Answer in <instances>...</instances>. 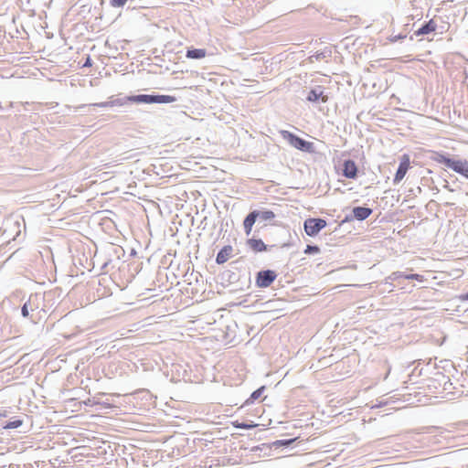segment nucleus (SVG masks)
I'll list each match as a JSON object with an SVG mask.
<instances>
[{"label": "nucleus", "mask_w": 468, "mask_h": 468, "mask_svg": "<svg viewBox=\"0 0 468 468\" xmlns=\"http://www.w3.org/2000/svg\"><path fill=\"white\" fill-rule=\"evenodd\" d=\"M436 27H437L436 23L432 19H431L430 21L425 22L423 25H421V27H420L414 32V35L415 36L427 35V34H430V33L435 31Z\"/></svg>", "instance_id": "nucleus-12"}, {"label": "nucleus", "mask_w": 468, "mask_h": 468, "mask_svg": "<svg viewBox=\"0 0 468 468\" xmlns=\"http://www.w3.org/2000/svg\"><path fill=\"white\" fill-rule=\"evenodd\" d=\"M434 160L468 179V160L452 159L443 154H437Z\"/></svg>", "instance_id": "nucleus-1"}, {"label": "nucleus", "mask_w": 468, "mask_h": 468, "mask_svg": "<svg viewBox=\"0 0 468 468\" xmlns=\"http://www.w3.org/2000/svg\"><path fill=\"white\" fill-rule=\"evenodd\" d=\"M86 106L108 108V107H112V100L109 98V101H107L90 103V104H81V105L78 106L76 109H82Z\"/></svg>", "instance_id": "nucleus-19"}, {"label": "nucleus", "mask_w": 468, "mask_h": 468, "mask_svg": "<svg viewBox=\"0 0 468 468\" xmlns=\"http://www.w3.org/2000/svg\"><path fill=\"white\" fill-rule=\"evenodd\" d=\"M207 55L205 48H188L186 53V57L191 59H201Z\"/></svg>", "instance_id": "nucleus-13"}, {"label": "nucleus", "mask_w": 468, "mask_h": 468, "mask_svg": "<svg viewBox=\"0 0 468 468\" xmlns=\"http://www.w3.org/2000/svg\"><path fill=\"white\" fill-rule=\"evenodd\" d=\"M325 227L326 221L323 218H310L303 222L304 231L310 237L316 236Z\"/></svg>", "instance_id": "nucleus-4"}, {"label": "nucleus", "mask_w": 468, "mask_h": 468, "mask_svg": "<svg viewBox=\"0 0 468 468\" xmlns=\"http://www.w3.org/2000/svg\"><path fill=\"white\" fill-rule=\"evenodd\" d=\"M257 219H258V214H256V212H254V210H253L246 216L243 223L250 225V226H253Z\"/></svg>", "instance_id": "nucleus-20"}, {"label": "nucleus", "mask_w": 468, "mask_h": 468, "mask_svg": "<svg viewBox=\"0 0 468 468\" xmlns=\"http://www.w3.org/2000/svg\"><path fill=\"white\" fill-rule=\"evenodd\" d=\"M277 274L272 270L260 271L256 275V285L260 288L269 287L276 279Z\"/></svg>", "instance_id": "nucleus-6"}, {"label": "nucleus", "mask_w": 468, "mask_h": 468, "mask_svg": "<svg viewBox=\"0 0 468 468\" xmlns=\"http://www.w3.org/2000/svg\"><path fill=\"white\" fill-rule=\"evenodd\" d=\"M280 134L290 145L302 152L308 154H314L315 152L314 144L312 142H308L286 130L280 131Z\"/></svg>", "instance_id": "nucleus-2"}, {"label": "nucleus", "mask_w": 468, "mask_h": 468, "mask_svg": "<svg viewBox=\"0 0 468 468\" xmlns=\"http://www.w3.org/2000/svg\"><path fill=\"white\" fill-rule=\"evenodd\" d=\"M258 214V219L268 221L275 218V214L271 210H254Z\"/></svg>", "instance_id": "nucleus-16"}, {"label": "nucleus", "mask_w": 468, "mask_h": 468, "mask_svg": "<svg viewBox=\"0 0 468 468\" xmlns=\"http://www.w3.org/2000/svg\"><path fill=\"white\" fill-rule=\"evenodd\" d=\"M29 309L31 311L34 310L33 307L31 306L30 299L27 302H26L21 308V314L23 317H27L29 315Z\"/></svg>", "instance_id": "nucleus-23"}, {"label": "nucleus", "mask_w": 468, "mask_h": 468, "mask_svg": "<svg viewBox=\"0 0 468 468\" xmlns=\"http://www.w3.org/2000/svg\"><path fill=\"white\" fill-rule=\"evenodd\" d=\"M86 405H95L92 401V399H89L86 402H85Z\"/></svg>", "instance_id": "nucleus-32"}, {"label": "nucleus", "mask_w": 468, "mask_h": 468, "mask_svg": "<svg viewBox=\"0 0 468 468\" xmlns=\"http://www.w3.org/2000/svg\"><path fill=\"white\" fill-rule=\"evenodd\" d=\"M243 227H244L245 233L247 235H250L253 226H250V225L243 223Z\"/></svg>", "instance_id": "nucleus-29"}, {"label": "nucleus", "mask_w": 468, "mask_h": 468, "mask_svg": "<svg viewBox=\"0 0 468 468\" xmlns=\"http://www.w3.org/2000/svg\"><path fill=\"white\" fill-rule=\"evenodd\" d=\"M92 401L94 404H99V405H101L103 406L104 408H112V404L108 401H101L97 397H93L92 398Z\"/></svg>", "instance_id": "nucleus-26"}, {"label": "nucleus", "mask_w": 468, "mask_h": 468, "mask_svg": "<svg viewBox=\"0 0 468 468\" xmlns=\"http://www.w3.org/2000/svg\"><path fill=\"white\" fill-rule=\"evenodd\" d=\"M295 441H296V438L278 440L273 442V446H275L276 448L282 447V446L287 447V446H290L292 443H293Z\"/></svg>", "instance_id": "nucleus-21"}, {"label": "nucleus", "mask_w": 468, "mask_h": 468, "mask_svg": "<svg viewBox=\"0 0 468 468\" xmlns=\"http://www.w3.org/2000/svg\"><path fill=\"white\" fill-rule=\"evenodd\" d=\"M112 100V107L113 106H124L131 102L132 95L130 96H123V97H117L114 98L113 96L110 97Z\"/></svg>", "instance_id": "nucleus-15"}, {"label": "nucleus", "mask_w": 468, "mask_h": 468, "mask_svg": "<svg viewBox=\"0 0 468 468\" xmlns=\"http://www.w3.org/2000/svg\"><path fill=\"white\" fill-rule=\"evenodd\" d=\"M330 56H331V51L330 50H324V51H322V52H317L314 55L311 56L310 57V60H311V62L320 61L322 59L329 58Z\"/></svg>", "instance_id": "nucleus-18"}, {"label": "nucleus", "mask_w": 468, "mask_h": 468, "mask_svg": "<svg viewBox=\"0 0 468 468\" xmlns=\"http://www.w3.org/2000/svg\"><path fill=\"white\" fill-rule=\"evenodd\" d=\"M389 372H390V368H388V373L386 374V376L384 378L385 379L388 378V375Z\"/></svg>", "instance_id": "nucleus-33"}, {"label": "nucleus", "mask_w": 468, "mask_h": 468, "mask_svg": "<svg viewBox=\"0 0 468 468\" xmlns=\"http://www.w3.org/2000/svg\"><path fill=\"white\" fill-rule=\"evenodd\" d=\"M373 213V209L366 207H355L352 209L351 214L346 215L342 223L350 222L354 219L363 221L367 219Z\"/></svg>", "instance_id": "nucleus-5"}, {"label": "nucleus", "mask_w": 468, "mask_h": 468, "mask_svg": "<svg viewBox=\"0 0 468 468\" xmlns=\"http://www.w3.org/2000/svg\"><path fill=\"white\" fill-rule=\"evenodd\" d=\"M410 168V159L408 156H404V159L400 161L397 172L395 174L393 182L394 184L399 183L405 176L406 173Z\"/></svg>", "instance_id": "nucleus-9"}, {"label": "nucleus", "mask_w": 468, "mask_h": 468, "mask_svg": "<svg viewBox=\"0 0 468 468\" xmlns=\"http://www.w3.org/2000/svg\"><path fill=\"white\" fill-rule=\"evenodd\" d=\"M303 252L305 254H317L320 252V248L317 245H307Z\"/></svg>", "instance_id": "nucleus-24"}, {"label": "nucleus", "mask_w": 468, "mask_h": 468, "mask_svg": "<svg viewBox=\"0 0 468 468\" xmlns=\"http://www.w3.org/2000/svg\"><path fill=\"white\" fill-rule=\"evenodd\" d=\"M233 248L230 245L224 246L217 254L216 262L219 265L225 263L232 257Z\"/></svg>", "instance_id": "nucleus-10"}, {"label": "nucleus", "mask_w": 468, "mask_h": 468, "mask_svg": "<svg viewBox=\"0 0 468 468\" xmlns=\"http://www.w3.org/2000/svg\"><path fill=\"white\" fill-rule=\"evenodd\" d=\"M406 280H416L418 282H423V276L418 273H410L406 276Z\"/></svg>", "instance_id": "nucleus-27"}, {"label": "nucleus", "mask_w": 468, "mask_h": 468, "mask_svg": "<svg viewBox=\"0 0 468 468\" xmlns=\"http://www.w3.org/2000/svg\"><path fill=\"white\" fill-rule=\"evenodd\" d=\"M264 390H265L264 386H261L259 388H257L256 390H254L250 394V397L246 400L245 404L249 405V404L253 403L255 400H257L262 395Z\"/></svg>", "instance_id": "nucleus-17"}, {"label": "nucleus", "mask_w": 468, "mask_h": 468, "mask_svg": "<svg viewBox=\"0 0 468 468\" xmlns=\"http://www.w3.org/2000/svg\"><path fill=\"white\" fill-rule=\"evenodd\" d=\"M91 66V58L88 56L86 58L85 62L83 63V67H90Z\"/></svg>", "instance_id": "nucleus-30"}, {"label": "nucleus", "mask_w": 468, "mask_h": 468, "mask_svg": "<svg viewBox=\"0 0 468 468\" xmlns=\"http://www.w3.org/2000/svg\"><path fill=\"white\" fill-rule=\"evenodd\" d=\"M306 100L314 103H325L328 101V95L324 93V88L323 86H315L310 90Z\"/></svg>", "instance_id": "nucleus-7"}, {"label": "nucleus", "mask_w": 468, "mask_h": 468, "mask_svg": "<svg viewBox=\"0 0 468 468\" xmlns=\"http://www.w3.org/2000/svg\"><path fill=\"white\" fill-rule=\"evenodd\" d=\"M408 275L409 273L404 271H394L385 279V284L392 285V282L399 279H406V276Z\"/></svg>", "instance_id": "nucleus-14"}, {"label": "nucleus", "mask_w": 468, "mask_h": 468, "mask_svg": "<svg viewBox=\"0 0 468 468\" xmlns=\"http://www.w3.org/2000/svg\"><path fill=\"white\" fill-rule=\"evenodd\" d=\"M459 299H460L462 302L468 301V292L463 293V294H461V295L459 296Z\"/></svg>", "instance_id": "nucleus-31"}, {"label": "nucleus", "mask_w": 468, "mask_h": 468, "mask_svg": "<svg viewBox=\"0 0 468 468\" xmlns=\"http://www.w3.org/2000/svg\"><path fill=\"white\" fill-rule=\"evenodd\" d=\"M357 166L355 161L351 159L345 160L343 163L342 175L348 178L354 179L357 176Z\"/></svg>", "instance_id": "nucleus-8"}, {"label": "nucleus", "mask_w": 468, "mask_h": 468, "mask_svg": "<svg viewBox=\"0 0 468 468\" xmlns=\"http://www.w3.org/2000/svg\"><path fill=\"white\" fill-rule=\"evenodd\" d=\"M131 102L133 103H158V104H166L172 103L177 101L175 96L172 95H165V94H138L132 95Z\"/></svg>", "instance_id": "nucleus-3"}, {"label": "nucleus", "mask_w": 468, "mask_h": 468, "mask_svg": "<svg viewBox=\"0 0 468 468\" xmlns=\"http://www.w3.org/2000/svg\"><path fill=\"white\" fill-rule=\"evenodd\" d=\"M234 426L236 428H239V429L250 430V429L254 428L256 426V424H254V423H246V422H240L239 423V422L236 421Z\"/></svg>", "instance_id": "nucleus-25"}, {"label": "nucleus", "mask_w": 468, "mask_h": 468, "mask_svg": "<svg viewBox=\"0 0 468 468\" xmlns=\"http://www.w3.org/2000/svg\"><path fill=\"white\" fill-rule=\"evenodd\" d=\"M248 247L254 252H262L267 250V245L261 239H249L247 240Z\"/></svg>", "instance_id": "nucleus-11"}, {"label": "nucleus", "mask_w": 468, "mask_h": 468, "mask_svg": "<svg viewBox=\"0 0 468 468\" xmlns=\"http://www.w3.org/2000/svg\"><path fill=\"white\" fill-rule=\"evenodd\" d=\"M406 35H403V34H398V35H392L388 37V40L392 43L394 42H397L399 40H402L404 38H406Z\"/></svg>", "instance_id": "nucleus-28"}, {"label": "nucleus", "mask_w": 468, "mask_h": 468, "mask_svg": "<svg viewBox=\"0 0 468 468\" xmlns=\"http://www.w3.org/2000/svg\"><path fill=\"white\" fill-rule=\"evenodd\" d=\"M23 421L21 420H10L8 422L5 423V425L4 426L5 429L6 430H12V429H16L18 427H20L22 425Z\"/></svg>", "instance_id": "nucleus-22"}]
</instances>
